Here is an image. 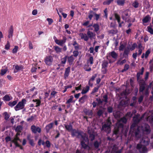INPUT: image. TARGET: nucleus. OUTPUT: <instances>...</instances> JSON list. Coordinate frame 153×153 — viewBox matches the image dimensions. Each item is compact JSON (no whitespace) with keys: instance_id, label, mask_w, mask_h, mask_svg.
<instances>
[{"instance_id":"1","label":"nucleus","mask_w":153,"mask_h":153,"mask_svg":"<svg viewBox=\"0 0 153 153\" xmlns=\"http://www.w3.org/2000/svg\"><path fill=\"white\" fill-rule=\"evenodd\" d=\"M151 113H145L141 117H140L139 115H135L133 118L134 123L131 126L130 129L129 134L131 135L134 136L137 139L140 138L142 133L146 134H149L150 132V129L149 126L146 123L143 124L141 126H136V125L145 116L147 121L151 123H153V113L151 115L148 116Z\"/></svg>"},{"instance_id":"2","label":"nucleus","mask_w":153,"mask_h":153,"mask_svg":"<svg viewBox=\"0 0 153 153\" xmlns=\"http://www.w3.org/2000/svg\"><path fill=\"white\" fill-rule=\"evenodd\" d=\"M127 118L126 117L122 118L117 123L116 126L114 128L113 131V135L117 136L119 133L120 131H122L123 128V123H126L127 122Z\"/></svg>"},{"instance_id":"3","label":"nucleus","mask_w":153,"mask_h":153,"mask_svg":"<svg viewBox=\"0 0 153 153\" xmlns=\"http://www.w3.org/2000/svg\"><path fill=\"white\" fill-rule=\"evenodd\" d=\"M71 134L73 137H76L80 139L83 138L84 140H87L86 134L83 131L78 129H73L71 131Z\"/></svg>"},{"instance_id":"4","label":"nucleus","mask_w":153,"mask_h":153,"mask_svg":"<svg viewBox=\"0 0 153 153\" xmlns=\"http://www.w3.org/2000/svg\"><path fill=\"white\" fill-rule=\"evenodd\" d=\"M96 34L89 30H88L87 34L81 33H79V35L82 39H83L85 41H88L89 39L92 40L94 39L96 36Z\"/></svg>"},{"instance_id":"5","label":"nucleus","mask_w":153,"mask_h":153,"mask_svg":"<svg viewBox=\"0 0 153 153\" xmlns=\"http://www.w3.org/2000/svg\"><path fill=\"white\" fill-rule=\"evenodd\" d=\"M111 123L110 118L108 117L106 120L104 124L102 123L101 130L105 132L107 134L110 133L111 131Z\"/></svg>"},{"instance_id":"6","label":"nucleus","mask_w":153,"mask_h":153,"mask_svg":"<svg viewBox=\"0 0 153 153\" xmlns=\"http://www.w3.org/2000/svg\"><path fill=\"white\" fill-rule=\"evenodd\" d=\"M130 11L129 10L127 9L123 11L122 14V19L128 22H131L130 19Z\"/></svg>"},{"instance_id":"7","label":"nucleus","mask_w":153,"mask_h":153,"mask_svg":"<svg viewBox=\"0 0 153 153\" xmlns=\"http://www.w3.org/2000/svg\"><path fill=\"white\" fill-rule=\"evenodd\" d=\"M26 100L23 99L21 101L19 102L14 107V109L16 111L22 109L24 108L25 105L26 104Z\"/></svg>"},{"instance_id":"8","label":"nucleus","mask_w":153,"mask_h":153,"mask_svg":"<svg viewBox=\"0 0 153 153\" xmlns=\"http://www.w3.org/2000/svg\"><path fill=\"white\" fill-rule=\"evenodd\" d=\"M137 149L140 153H146L148 152V149L146 146L141 144L137 145Z\"/></svg>"},{"instance_id":"9","label":"nucleus","mask_w":153,"mask_h":153,"mask_svg":"<svg viewBox=\"0 0 153 153\" xmlns=\"http://www.w3.org/2000/svg\"><path fill=\"white\" fill-rule=\"evenodd\" d=\"M138 82L140 85L139 92H143L146 88V82L143 79L139 80Z\"/></svg>"},{"instance_id":"10","label":"nucleus","mask_w":153,"mask_h":153,"mask_svg":"<svg viewBox=\"0 0 153 153\" xmlns=\"http://www.w3.org/2000/svg\"><path fill=\"white\" fill-rule=\"evenodd\" d=\"M53 59L51 56H48L46 57L44 59V61L45 64L48 65H50L52 64Z\"/></svg>"},{"instance_id":"11","label":"nucleus","mask_w":153,"mask_h":153,"mask_svg":"<svg viewBox=\"0 0 153 153\" xmlns=\"http://www.w3.org/2000/svg\"><path fill=\"white\" fill-rule=\"evenodd\" d=\"M31 129L32 132L35 134L37 133H40L41 131V129L40 127H36L34 125L31 126Z\"/></svg>"},{"instance_id":"12","label":"nucleus","mask_w":153,"mask_h":153,"mask_svg":"<svg viewBox=\"0 0 153 153\" xmlns=\"http://www.w3.org/2000/svg\"><path fill=\"white\" fill-rule=\"evenodd\" d=\"M87 140H84L83 138H81L80 139L81 140V145H82V146L83 147V148L84 149H87L88 148H89V147L85 143V142H87V143H88V137L87 135Z\"/></svg>"},{"instance_id":"13","label":"nucleus","mask_w":153,"mask_h":153,"mask_svg":"<svg viewBox=\"0 0 153 153\" xmlns=\"http://www.w3.org/2000/svg\"><path fill=\"white\" fill-rule=\"evenodd\" d=\"M66 39V37H64L63 39L62 40H59L56 39L55 41V42L58 45L62 46V45L65 42Z\"/></svg>"},{"instance_id":"14","label":"nucleus","mask_w":153,"mask_h":153,"mask_svg":"<svg viewBox=\"0 0 153 153\" xmlns=\"http://www.w3.org/2000/svg\"><path fill=\"white\" fill-rule=\"evenodd\" d=\"M149 140L148 138H143L140 141V144H143V145L146 146V145H148L149 143Z\"/></svg>"},{"instance_id":"15","label":"nucleus","mask_w":153,"mask_h":153,"mask_svg":"<svg viewBox=\"0 0 153 153\" xmlns=\"http://www.w3.org/2000/svg\"><path fill=\"white\" fill-rule=\"evenodd\" d=\"M97 76V74H95L94 75H93L91 77V78L89 80L88 82V84L90 86H93V82L94 80L95 79Z\"/></svg>"},{"instance_id":"16","label":"nucleus","mask_w":153,"mask_h":153,"mask_svg":"<svg viewBox=\"0 0 153 153\" xmlns=\"http://www.w3.org/2000/svg\"><path fill=\"white\" fill-rule=\"evenodd\" d=\"M70 69L71 68L70 67H68L65 69L64 75V77L65 79H66L69 76V73L70 72Z\"/></svg>"},{"instance_id":"17","label":"nucleus","mask_w":153,"mask_h":153,"mask_svg":"<svg viewBox=\"0 0 153 153\" xmlns=\"http://www.w3.org/2000/svg\"><path fill=\"white\" fill-rule=\"evenodd\" d=\"M84 112L86 115L90 116V117H92L93 113L92 110L85 109L84 110Z\"/></svg>"},{"instance_id":"18","label":"nucleus","mask_w":153,"mask_h":153,"mask_svg":"<svg viewBox=\"0 0 153 153\" xmlns=\"http://www.w3.org/2000/svg\"><path fill=\"white\" fill-rule=\"evenodd\" d=\"M53 124V123H49L46 126L45 128V129L47 133H48L49 130L52 128Z\"/></svg>"},{"instance_id":"19","label":"nucleus","mask_w":153,"mask_h":153,"mask_svg":"<svg viewBox=\"0 0 153 153\" xmlns=\"http://www.w3.org/2000/svg\"><path fill=\"white\" fill-rule=\"evenodd\" d=\"M23 69L22 66L21 65H16L15 66L14 72H17L18 71L22 70Z\"/></svg>"},{"instance_id":"20","label":"nucleus","mask_w":153,"mask_h":153,"mask_svg":"<svg viewBox=\"0 0 153 153\" xmlns=\"http://www.w3.org/2000/svg\"><path fill=\"white\" fill-rule=\"evenodd\" d=\"M88 132L90 134L89 138L92 141L94 139L95 136L93 133H91V131H90L89 128H88Z\"/></svg>"},{"instance_id":"21","label":"nucleus","mask_w":153,"mask_h":153,"mask_svg":"<svg viewBox=\"0 0 153 153\" xmlns=\"http://www.w3.org/2000/svg\"><path fill=\"white\" fill-rule=\"evenodd\" d=\"M64 125L65 128L69 131H71L73 129H72V126L71 123H70L69 125L65 124Z\"/></svg>"},{"instance_id":"22","label":"nucleus","mask_w":153,"mask_h":153,"mask_svg":"<svg viewBox=\"0 0 153 153\" xmlns=\"http://www.w3.org/2000/svg\"><path fill=\"white\" fill-rule=\"evenodd\" d=\"M129 51L130 49L128 48H125L123 53V56L125 58L127 57Z\"/></svg>"},{"instance_id":"23","label":"nucleus","mask_w":153,"mask_h":153,"mask_svg":"<svg viewBox=\"0 0 153 153\" xmlns=\"http://www.w3.org/2000/svg\"><path fill=\"white\" fill-rule=\"evenodd\" d=\"M13 29L12 26H11L8 31L9 34L8 37L9 38H11L13 36Z\"/></svg>"},{"instance_id":"24","label":"nucleus","mask_w":153,"mask_h":153,"mask_svg":"<svg viewBox=\"0 0 153 153\" xmlns=\"http://www.w3.org/2000/svg\"><path fill=\"white\" fill-rule=\"evenodd\" d=\"M151 20V17L149 15H147L143 19V23H146L149 21Z\"/></svg>"},{"instance_id":"25","label":"nucleus","mask_w":153,"mask_h":153,"mask_svg":"<svg viewBox=\"0 0 153 153\" xmlns=\"http://www.w3.org/2000/svg\"><path fill=\"white\" fill-rule=\"evenodd\" d=\"M53 48L57 53H59L62 52V49L58 46H54Z\"/></svg>"},{"instance_id":"26","label":"nucleus","mask_w":153,"mask_h":153,"mask_svg":"<svg viewBox=\"0 0 153 153\" xmlns=\"http://www.w3.org/2000/svg\"><path fill=\"white\" fill-rule=\"evenodd\" d=\"M113 114L115 118H118L120 117V112L119 111H114Z\"/></svg>"},{"instance_id":"27","label":"nucleus","mask_w":153,"mask_h":153,"mask_svg":"<svg viewBox=\"0 0 153 153\" xmlns=\"http://www.w3.org/2000/svg\"><path fill=\"white\" fill-rule=\"evenodd\" d=\"M90 89L89 86H86L83 89L81 93L82 94H85L87 93L89 90Z\"/></svg>"},{"instance_id":"28","label":"nucleus","mask_w":153,"mask_h":153,"mask_svg":"<svg viewBox=\"0 0 153 153\" xmlns=\"http://www.w3.org/2000/svg\"><path fill=\"white\" fill-rule=\"evenodd\" d=\"M74 60V58L73 55L68 57V62L70 65H71L73 63Z\"/></svg>"},{"instance_id":"29","label":"nucleus","mask_w":153,"mask_h":153,"mask_svg":"<svg viewBox=\"0 0 153 153\" xmlns=\"http://www.w3.org/2000/svg\"><path fill=\"white\" fill-rule=\"evenodd\" d=\"M93 27L94 28V31L97 33L99 30V26L97 24H95L93 25Z\"/></svg>"},{"instance_id":"30","label":"nucleus","mask_w":153,"mask_h":153,"mask_svg":"<svg viewBox=\"0 0 153 153\" xmlns=\"http://www.w3.org/2000/svg\"><path fill=\"white\" fill-rule=\"evenodd\" d=\"M125 0H117L116 2L118 5L123 6L125 3Z\"/></svg>"},{"instance_id":"31","label":"nucleus","mask_w":153,"mask_h":153,"mask_svg":"<svg viewBox=\"0 0 153 153\" xmlns=\"http://www.w3.org/2000/svg\"><path fill=\"white\" fill-rule=\"evenodd\" d=\"M102 102H104L105 104L108 102V97L107 95H104L102 99Z\"/></svg>"},{"instance_id":"32","label":"nucleus","mask_w":153,"mask_h":153,"mask_svg":"<svg viewBox=\"0 0 153 153\" xmlns=\"http://www.w3.org/2000/svg\"><path fill=\"white\" fill-rule=\"evenodd\" d=\"M87 98V96L86 95H85L81 97L79 99V101L82 103H83Z\"/></svg>"},{"instance_id":"33","label":"nucleus","mask_w":153,"mask_h":153,"mask_svg":"<svg viewBox=\"0 0 153 153\" xmlns=\"http://www.w3.org/2000/svg\"><path fill=\"white\" fill-rule=\"evenodd\" d=\"M109 54L114 59H116L117 56V54L114 51H113L109 53Z\"/></svg>"},{"instance_id":"34","label":"nucleus","mask_w":153,"mask_h":153,"mask_svg":"<svg viewBox=\"0 0 153 153\" xmlns=\"http://www.w3.org/2000/svg\"><path fill=\"white\" fill-rule=\"evenodd\" d=\"M32 101L33 102H36V107H38L40 106L41 103V101L40 100L37 99L33 100Z\"/></svg>"},{"instance_id":"35","label":"nucleus","mask_w":153,"mask_h":153,"mask_svg":"<svg viewBox=\"0 0 153 153\" xmlns=\"http://www.w3.org/2000/svg\"><path fill=\"white\" fill-rule=\"evenodd\" d=\"M75 50H78L79 49V45L76 41H74L72 44Z\"/></svg>"},{"instance_id":"36","label":"nucleus","mask_w":153,"mask_h":153,"mask_svg":"<svg viewBox=\"0 0 153 153\" xmlns=\"http://www.w3.org/2000/svg\"><path fill=\"white\" fill-rule=\"evenodd\" d=\"M3 100L4 101H9L11 99L10 96L7 94L3 98Z\"/></svg>"},{"instance_id":"37","label":"nucleus","mask_w":153,"mask_h":153,"mask_svg":"<svg viewBox=\"0 0 153 153\" xmlns=\"http://www.w3.org/2000/svg\"><path fill=\"white\" fill-rule=\"evenodd\" d=\"M17 102L16 101H14L13 102H10L8 103V105L10 107H12L15 105L17 103Z\"/></svg>"},{"instance_id":"38","label":"nucleus","mask_w":153,"mask_h":153,"mask_svg":"<svg viewBox=\"0 0 153 153\" xmlns=\"http://www.w3.org/2000/svg\"><path fill=\"white\" fill-rule=\"evenodd\" d=\"M68 56H65L64 57L61 59V63L62 64H65L67 60V58Z\"/></svg>"},{"instance_id":"39","label":"nucleus","mask_w":153,"mask_h":153,"mask_svg":"<svg viewBox=\"0 0 153 153\" xmlns=\"http://www.w3.org/2000/svg\"><path fill=\"white\" fill-rule=\"evenodd\" d=\"M94 12L92 10H90L89 12V16L88 18L90 19V20H91L92 19V17H93V14L94 15Z\"/></svg>"},{"instance_id":"40","label":"nucleus","mask_w":153,"mask_h":153,"mask_svg":"<svg viewBox=\"0 0 153 153\" xmlns=\"http://www.w3.org/2000/svg\"><path fill=\"white\" fill-rule=\"evenodd\" d=\"M122 149L117 150L116 149H113L110 153H121Z\"/></svg>"},{"instance_id":"41","label":"nucleus","mask_w":153,"mask_h":153,"mask_svg":"<svg viewBox=\"0 0 153 153\" xmlns=\"http://www.w3.org/2000/svg\"><path fill=\"white\" fill-rule=\"evenodd\" d=\"M126 62V59H124L123 60H118L117 62V64L120 65H123L124 63H125Z\"/></svg>"},{"instance_id":"42","label":"nucleus","mask_w":153,"mask_h":153,"mask_svg":"<svg viewBox=\"0 0 153 153\" xmlns=\"http://www.w3.org/2000/svg\"><path fill=\"white\" fill-rule=\"evenodd\" d=\"M27 139L29 140L30 144L32 146H34L35 145V144L34 143L33 140L29 138V137H27Z\"/></svg>"},{"instance_id":"43","label":"nucleus","mask_w":153,"mask_h":153,"mask_svg":"<svg viewBox=\"0 0 153 153\" xmlns=\"http://www.w3.org/2000/svg\"><path fill=\"white\" fill-rule=\"evenodd\" d=\"M4 119L6 120H7L9 117H10V115L8 114L7 112H5L4 113Z\"/></svg>"},{"instance_id":"44","label":"nucleus","mask_w":153,"mask_h":153,"mask_svg":"<svg viewBox=\"0 0 153 153\" xmlns=\"http://www.w3.org/2000/svg\"><path fill=\"white\" fill-rule=\"evenodd\" d=\"M126 47V45H125L122 44L121 43H120V45L119 48V50L120 51H123L124 49Z\"/></svg>"},{"instance_id":"45","label":"nucleus","mask_w":153,"mask_h":153,"mask_svg":"<svg viewBox=\"0 0 153 153\" xmlns=\"http://www.w3.org/2000/svg\"><path fill=\"white\" fill-rule=\"evenodd\" d=\"M100 143L97 141H95L94 143V146L95 148L97 149L98 148Z\"/></svg>"},{"instance_id":"46","label":"nucleus","mask_w":153,"mask_h":153,"mask_svg":"<svg viewBox=\"0 0 153 153\" xmlns=\"http://www.w3.org/2000/svg\"><path fill=\"white\" fill-rule=\"evenodd\" d=\"M108 63L107 61H104L103 62L102 64V67L107 68L108 66Z\"/></svg>"},{"instance_id":"47","label":"nucleus","mask_w":153,"mask_h":153,"mask_svg":"<svg viewBox=\"0 0 153 153\" xmlns=\"http://www.w3.org/2000/svg\"><path fill=\"white\" fill-rule=\"evenodd\" d=\"M113 1V0H108L106 1L103 2V4L104 5H109Z\"/></svg>"},{"instance_id":"48","label":"nucleus","mask_w":153,"mask_h":153,"mask_svg":"<svg viewBox=\"0 0 153 153\" xmlns=\"http://www.w3.org/2000/svg\"><path fill=\"white\" fill-rule=\"evenodd\" d=\"M132 115V114L131 112H128L126 114L125 117L127 119H128L131 117Z\"/></svg>"},{"instance_id":"49","label":"nucleus","mask_w":153,"mask_h":153,"mask_svg":"<svg viewBox=\"0 0 153 153\" xmlns=\"http://www.w3.org/2000/svg\"><path fill=\"white\" fill-rule=\"evenodd\" d=\"M20 139L18 137L15 136L13 140H12L11 142L12 143L17 142L18 140H20Z\"/></svg>"},{"instance_id":"50","label":"nucleus","mask_w":153,"mask_h":153,"mask_svg":"<svg viewBox=\"0 0 153 153\" xmlns=\"http://www.w3.org/2000/svg\"><path fill=\"white\" fill-rule=\"evenodd\" d=\"M132 5L134 7L137 8L138 7L139 3L137 1H135L133 3Z\"/></svg>"},{"instance_id":"51","label":"nucleus","mask_w":153,"mask_h":153,"mask_svg":"<svg viewBox=\"0 0 153 153\" xmlns=\"http://www.w3.org/2000/svg\"><path fill=\"white\" fill-rule=\"evenodd\" d=\"M22 130V127L20 126H17L15 129L16 131L17 132H20Z\"/></svg>"},{"instance_id":"52","label":"nucleus","mask_w":153,"mask_h":153,"mask_svg":"<svg viewBox=\"0 0 153 153\" xmlns=\"http://www.w3.org/2000/svg\"><path fill=\"white\" fill-rule=\"evenodd\" d=\"M103 113V111L102 109L99 110L97 112V114L99 116H101Z\"/></svg>"},{"instance_id":"53","label":"nucleus","mask_w":153,"mask_h":153,"mask_svg":"<svg viewBox=\"0 0 153 153\" xmlns=\"http://www.w3.org/2000/svg\"><path fill=\"white\" fill-rule=\"evenodd\" d=\"M117 31L114 30H111L108 31V33L109 34H115L117 33Z\"/></svg>"},{"instance_id":"54","label":"nucleus","mask_w":153,"mask_h":153,"mask_svg":"<svg viewBox=\"0 0 153 153\" xmlns=\"http://www.w3.org/2000/svg\"><path fill=\"white\" fill-rule=\"evenodd\" d=\"M148 31L151 34H153V29L150 27L148 26L147 27Z\"/></svg>"},{"instance_id":"55","label":"nucleus","mask_w":153,"mask_h":153,"mask_svg":"<svg viewBox=\"0 0 153 153\" xmlns=\"http://www.w3.org/2000/svg\"><path fill=\"white\" fill-rule=\"evenodd\" d=\"M115 17L117 21L118 22H120V18L119 16L117 13L115 14Z\"/></svg>"},{"instance_id":"56","label":"nucleus","mask_w":153,"mask_h":153,"mask_svg":"<svg viewBox=\"0 0 153 153\" xmlns=\"http://www.w3.org/2000/svg\"><path fill=\"white\" fill-rule=\"evenodd\" d=\"M35 117V115H34V116H32L28 118L27 119V121H29V122L31 121L34 119V117Z\"/></svg>"},{"instance_id":"57","label":"nucleus","mask_w":153,"mask_h":153,"mask_svg":"<svg viewBox=\"0 0 153 153\" xmlns=\"http://www.w3.org/2000/svg\"><path fill=\"white\" fill-rule=\"evenodd\" d=\"M100 87L99 86H98L97 87H95L92 90V93H95L97 92L98 91V90Z\"/></svg>"},{"instance_id":"58","label":"nucleus","mask_w":153,"mask_h":153,"mask_svg":"<svg viewBox=\"0 0 153 153\" xmlns=\"http://www.w3.org/2000/svg\"><path fill=\"white\" fill-rule=\"evenodd\" d=\"M10 47V42L8 41L7 42V44L5 45V48L7 50H8L9 49Z\"/></svg>"},{"instance_id":"59","label":"nucleus","mask_w":153,"mask_h":153,"mask_svg":"<svg viewBox=\"0 0 153 153\" xmlns=\"http://www.w3.org/2000/svg\"><path fill=\"white\" fill-rule=\"evenodd\" d=\"M93 58L92 56L90 57L89 58L88 62L90 63V64L92 65L93 63Z\"/></svg>"},{"instance_id":"60","label":"nucleus","mask_w":153,"mask_h":153,"mask_svg":"<svg viewBox=\"0 0 153 153\" xmlns=\"http://www.w3.org/2000/svg\"><path fill=\"white\" fill-rule=\"evenodd\" d=\"M18 47L17 46H15L14 48L13 49L12 51V52L13 53H16L17 52Z\"/></svg>"},{"instance_id":"61","label":"nucleus","mask_w":153,"mask_h":153,"mask_svg":"<svg viewBox=\"0 0 153 153\" xmlns=\"http://www.w3.org/2000/svg\"><path fill=\"white\" fill-rule=\"evenodd\" d=\"M150 53V51L149 50H147L145 53V57L146 58L148 57Z\"/></svg>"},{"instance_id":"62","label":"nucleus","mask_w":153,"mask_h":153,"mask_svg":"<svg viewBox=\"0 0 153 153\" xmlns=\"http://www.w3.org/2000/svg\"><path fill=\"white\" fill-rule=\"evenodd\" d=\"M47 21L48 22V24L51 25L53 22V20L51 18H48L47 19Z\"/></svg>"},{"instance_id":"63","label":"nucleus","mask_w":153,"mask_h":153,"mask_svg":"<svg viewBox=\"0 0 153 153\" xmlns=\"http://www.w3.org/2000/svg\"><path fill=\"white\" fill-rule=\"evenodd\" d=\"M73 56L77 57L79 55V52L77 51H74L73 52Z\"/></svg>"},{"instance_id":"64","label":"nucleus","mask_w":153,"mask_h":153,"mask_svg":"<svg viewBox=\"0 0 153 153\" xmlns=\"http://www.w3.org/2000/svg\"><path fill=\"white\" fill-rule=\"evenodd\" d=\"M94 15L95 17L96 20L97 21L100 18V14H97L94 13Z\"/></svg>"}]
</instances>
